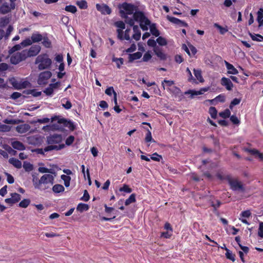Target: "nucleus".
<instances>
[{
  "mask_svg": "<svg viewBox=\"0 0 263 263\" xmlns=\"http://www.w3.org/2000/svg\"><path fill=\"white\" fill-rule=\"evenodd\" d=\"M32 182L35 189L44 191L50 187L54 183V177L51 174H44L39 179L33 175Z\"/></svg>",
  "mask_w": 263,
  "mask_h": 263,
  "instance_id": "obj_1",
  "label": "nucleus"
},
{
  "mask_svg": "<svg viewBox=\"0 0 263 263\" xmlns=\"http://www.w3.org/2000/svg\"><path fill=\"white\" fill-rule=\"evenodd\" d=\"M231 200L242 199L246 193V189L242 182L238 179L231 178Z\"/></svg>",
  "mask_w": 263,
  "mask_h": 263,
  "instance_id": "obj_2",
  "label": "nucleus"
},
{
  "mask_svg": "<svg viewBox=\"0 0 263 263\" xmlns=\"http://www.w3.org/2000/svg\"><path fill=\"white\" fill-rule=\"evenodd\" d=\"M135 21L139 22L140 26L143 31L148 30V26L150 25L151 21L146 17L143 12L137 11L133 13Z\"/></svg>",
  "mask_w": 263,
  "mask_h": 263,
  "instance_id": "obj_3",
  "label": "nucleus"
},
{
  "mask_svg": "<svg viewBox=\"0 0 263 263\" xmlns=\"http://www.w3.org/2000/svg\"><path fill=\"white\" fill-rule=\"evenodd\" d=\"M35 63L36 64H39L38 68L41 70L50 68L52 64V61L47 54L44 53L40 54L37 57Z\"/></svg>",
  "mask_w": 263,
  "mask_h": 263,
  "instance_id": "obj_4",
  "label": "nucleus"
},
{
  "mask_svg": "<svg viewBox=\"0 0 263 263\" xmlns=\"http://www.w3.org/2000/svg\"><path fill=\"white\" fill-rule=\"evenodd\" d=\"M119 8L121 17H126V15L133 14L137 7L133 4L124 2L119 6Z\"/></svg>",
  "mask_w": 263,
  "mask_h": 263,
  "instance_id": "obj_5",
  "label": "nucleus"
},
{
  "mask_svg": "<svg viewBox=\"0 0 263 263\" xmlns=\"http://www.w3.org/2000/svg\"><path fill=\"white\" fill-rule=\"evenodd\" d=\"M51 119L52 121L58 120V123L63 124L64 126L68 127L71 131H73L76 129V126L73 123L65 118H59V116H55L52 117Z\"/></svg>",
  "mask_w": 263,
  "mask_h": 263,
  "instance_id": "obj_6",
  "label": "nucleus"
},
{
  "mask_svg": "<svg viewBox=\"0 0 263 263\" xmlns=\"http://www.w3.org/2000/svg\"><path fill=\"white\" fill-rule=\"evenodd\" d=\"M26 59L25 53L24 50L21 52H17L12 55L10 58V62L12 64L16 65L20 62Z\"/></svg>",
  "mask_w": 263,
  "mask_h": 263,
  "instance_id": "obj_7",
  "label": "nucleus"
},
{
  "mask_svg": "<svg viewBox=\"0 0 263 263\" xmlns=\"http://www.w3.org/2000/svg\"><path fill=\"white\" fill-rule=\"evenodd\" d=\"M52 73L50 71H45L40 73L37 79V83L40 85H45L47 81L51 78Z\"/></svg>",
  "mask_w": 263,
  "mask_h": 263,
  "instance_id": "obj_8",
  "label": "nucleus"
},
{
  "mask_svg": "<svg viewBox=\"0 0 263 263\" xmlns=\"http://www.w3.org/2000/svg\"><path fill=\"white\" fill-rule=\"evenodd\" d=\"M41 47L39 45H33L29 50H23L25 53L26 59L28 57L36 56L41 51Z\"/></svg>",
  "mask_w": 263,
  "mask_h": 263,
  "instance_id": "obj_9",
  "label": "nucleus"
},
{
  "mask_svg": "<svg viewBox=\"0 0 263 263\" xmlns=\"http://www.w3.org/2000/svg\"><path fill=\"white\" fill-rule=\"evenodd\" d=\"M9 83L16 89H21L27 87L28 82L24 81L23 82L18 81L14 77H12L9 79Z\"/></svg>",
  "mask_w": 263,
  "mask_h": 263,
  "instance_id": "obj_10",
  "label": "nucleus"
},
{
  "mask_svg": "<svg viewBox=\"0 0 263 263\" xmlns=\"http://www.w3.org/2000/svg\"><path fill=\"white\" fill-rule=\"evenodd\" d=\"M130 28H127L124 31L120 29H117V37L120 41L127 40L130 41V37L129 33L130 32Z\"/></svg>",
  "mask_w": 263,
  "mask_h": 263,
  "instance_id": "obj_11",
  "label": "nucleus"
},
{
  "mask_svg": "<svg viewBox=\"0 0 263 263\" xmlns=\"http://www.w3.org/2000/svg\"><path fill=\"white\" fill-rule=\"evenodd\" d=\"M63 140V137L60 134H53L47 137L46 142L48 144H59Z\"/></svg>",
  "mask_w": 263,
  "mask_h": 263,
  "instance_id": "obj_12",
  "label": "nucleus"
},
{
  "mask_svg": "<svg viewBox=\"0 0 263 263\" xmlns=\"http://www.w3.org/2000/svg\"><path fill=\"white\" fill-rule=\"evenodd\" d=\"M15 8V4H9L7 2L4 3L0 7V13L2 14H7L14 10Z\"/></svg>",
  "mask_w": 263,
  "mask_h": 263,
  "instance_id": "obj_13",
  "label": "nucleus"
},
{
  "mask_svg": "<svg viewBox=\"0 0 263 263\" xmlns=\"http://www.w3.org/2000/svg\"><path fill=\"white\" fill-rule=\"evenodd\" d=\"M96 8L102 14H110L111 13V9L106 4H103L100 5L97 4L96 5Z\"/></svg>",
  "mask_w": 263,
  "mask_h": 263,
  "instance_id": "obj_14",
  "label": "nucleus"
},
{
  "mask_svg": "<svg viewBox=\"0 0 263 263\" xmlns=\"http://www.w3.org/2000/svg\"><path fill=\"white\" fill-rule=\"evenodd\" d=\"M209 87H204L201 88L199 90H189L184 92L185 95L191 94V98H193L194 96L202 95L204 92L209 90Z\"/></svg>",
  "mask_w": 263,
  "mask_h": 263,
  "instance_id": "obj_15",
  "label": "nucleus"
},
{
  "mask_svg": "<svg viewBox=\"0 0 263 263\" xmlns=\"http://www.w3.org/2000/svg\"><path fill=\"white\" fill-rule=\"evenodd\" d=\"M166 18L171 23H174L176 25H178L179 26H183V27H187L188 26V25L186 22H185L183 21H181L180 19L176 18L175 17L167 15Z\"/></svg>",
  "mask_w": 263,
  "mask_h": 263,
  "instance_id": "obj_16",
  "label": "nucleus"
},
{
  "mask_svg": "<svg viewBox=\"0 0 263 263\" xmlns=\"http://www.w3.org/2000/svg\"><path fill=\"white\" fill-rule=\"evenodd\" d=\"M216 177L220 180H227L230 184V176L226 175L223 170H220L217 172Z\"/></svg>",
  "mask_w": 263,
  "mask_h": 263,
  "instance_id": "obj_17",
  "label": "nucleus"
},
{
  "mask_svg": "<svg viewBox=\"0 0 263 263\" xmlns=\"http://www.w3.org/2000/svg\"><path fill=\"white\" fill-rule=\"evenodd\" d=\"M154 51L155 54L161 60H165L166 59V54L162 52V49L159 47H155L154 48Z\"/></svg>",
  "mask_w": 263,
  "mask_h": 263,
  "instance_id": "obj_18",
  "label": "nucleus"
},
{
  "mask_svg": "<svg viewBox=\"0 0 263 263\" xmlns=\"http://www.w3.org/2000/svg\"><path fill=\"white\" fill-rule=\"evenodd\" d=\"M47 146L44 148V151L46 152L51 151L52 150H60L65 147L63 144H59V145H53L52 144H49Z\"/></svg>",
  "mask_w": 263,
  "mask_h": 263,
  "instance_id": "obj_19",
  "label": "nucleus"
},
{
  "mask_svg": "<svg viewBox=\"0 0 263 263\" xmlns=\"http://www.w3.org/2000/svg\"><path fill=\"white\" fill-rule=\"evenodd\" d=\"M134 34L132 36L133 39L136 41H139L141 37V31L140 30L138 25L134 26L133 27Z\"/></svg>",
  "mask_w": 263,
  "mask_h": 263,
  "instance_id": "obj_20",
  "label": "nucleus"
},
{
  "mask_svg": "<svg viewBox=\"0 0 263 263\" xmlns=\"http://www.w3.org/2000/svg\"><path fill=\"white\" fill-rule=\"evenodd\" d=\"M142 56L141 52H137L134 53L129 54L128 62L132 63L134 60L140 59Z\"/></svg>",
  "mask_w": 263,
  "mask_h": 263,
  "instance_id": "obj_21",
  "label": "nucleus"
},
{
  "mask_svg": "<svg viewBox=\"0 0 263 263\" xmlns=\"http://www.w3.org/2000/svg\"><path fill=\"white\" fill-rule=\"evenodd\" d=\"M9 162L17 168H21L22 162L18 159L15 158H11L9 159Z\"/></svg>",
  "mask_w": 263,
  "mask_h": 263,
  "instance_id": "obj_22",
  "label": "nucleus"
},
{
  "mask_svg": "<svg viewBox=\"0 0 263 263\" xmlns=\"http://www.w3.org/2000/svg\"><path fill=\"white\" fill-rule=\"evenodd\" d=\"M12 146L13 148L19 151H23L25 149V147L23 143L18 141L13 142L12 143Z\"/></svg>",
  "mask_w": 263,
  "mask_h": 263,
  "instance_id": "obj_23",
  "label": "nucleus"
},
{
  "mask_svg": "<svg viewBox=\"0 0 263 263\" xmlns=\"http://www.w3.org/2000/svg\"><path fill=\"white\" fill-rule=\"evenodd\" d=\"M42 40V44L45 48H50L52 47L51 42L48 37L47 34L43 36Z\"/></svg>",
  "mask_w": 263,
  "mask_h": 263,
  "instance_id": "obj_24",
  "label": "nucleus"
},
{
  "mask_svg": "<svg viewBox=\"0 0 263 263\" xmlns=\"http://www.w3.org/2000/svg\"><path fill=\"white\" fill-rule=\"evenodd\" d=\"M43 36L39 33H34L31 36L32 43H38L41 41Z\"/></svg>",
  "mask_w": 263,
  "mask_h": 263,
  "instance_id": "obj_25",
  "label": "nucleus"
},
{
  "mask_svg": "<svg viewBox=\"0 0 263 263\" xmlns=\"http://www.w3.org/2000/svg\"><path fill=\"white\" fill-rule=\"evenodd\" d=\"M168 90L172 93H173L176 96H179V95H180L181 97L183 96V95L181 93V89L176 86H173L172 87L170 88Z\"/></svg>",
  "mask_w": 263,
  "mask_h": 263,
  "instance_id": "obj_26",
  "label": "nucleus"
},
{
  "mask_svg": "<svg viewBox=\"0 0 263 263\" xmlns=\"http://www.w3.org/2000/svg\"><path fill=\"white\" fill-rule=\"evenodd\" d=\"M150 31L152 35H154L156 37H158L160 35L159 31L157 29L156 27V24H150Z\"/></svg>",
  "mask_w": 263,
  "mask_h": 263,
  "instance_id": "obj_27",
  "label": "nucleus"
},
{
  "mask_svg": "<svg viewBox=\"0 0 263 263\" xmlns=\"http://www.w3.org/2000/svg\"><path fill=\"white\" fill-rule=\"evenodd\" d=\"M194 73L196 78V79L200 82H203L204 79L202 78V74H201V71L200 69H194Z\"/></svg>",
  "mask_w": 263,
  "mask_h": 263,
  "instance_id": "obj_28",
  "label": "nucleus"
},
{
  "mask_svg": "<svg viewBox=\"0 0 263 263\" xmlns=\"http://www.w3.org/2000/svg\"><path fill=\"white\" fill-rule=\"evenodd\" d=\"M64 187L61 184H57L53 186L52 191L55 193H59L64 191Z\"/></svg>",
  "mask_w": 263,
  "mask_h": 263,
  "instance_id": "obj_29",
  "label": "nucleus"
},
{
  "mask_svg": "<svg viewBox=\"0 0 263 263\" xmlns=\"http://www.w3.org/2000/svg\"><path fill=\"white\" fill-rule=\"evenodd\" d=\"M89 206L88 204L83 203H79L77 210L81 212L88 210Z\"/></svg>",
  "mask_w": 263,
  "mask_h": 263,
  "instance_id": "obj_30",
  "label": "nucleus"
},
{
  "mask_svg": "<svg viewBox=\"0 0 263 263\" xmlns=\"http://www.w3.org/2000/svg\"><path fill=\"white\" fill-rule=\"evenodd\" d=\"M221 84L223 86H226L227 90H230V80L229 79L223 77L221 79Z\"/></svg>",
  "mask_w": 263,
  "mask_h": 263,
  "instance_id": "obj_31",
  "label": "nucleus"
},
{
  "mask_svg": "<svg viewBox=\"0 0 263 263\" xmlns=\"http://www.w3.org/2000/svg\"><path fill=\"white\" fill-rule=\"evenodd\" d=\"M76 4L82 9H86L88 7L87 3L85 0L78 1L76 2Z\"/></svg>",
  "mask_w": 263,
  "mask_h": 263,
  "instance_id": "obj_32",
  "label": "nucleus"
},
{
  "mask_svg": "<svg viewBox=\"0 0 263 263\" xmlns=\"http://www.w3.org/2000/svg\"><path fill=\"white\" fill-rule=\"evenodd\" d=\"M136 195L135 194H131L129 198L126 199L125 201V205H128L130 204L136 202Z\"/></svg>",
  "mask_w": 263,
  "mask_h": 263,
  "instance_id": "obj_33",
  "label": "nucleus"
},
{
  "mask_svg": "<svg viewBox=\"0 0 263 263\" xmlns=\"http://www.w3.org/2000/svg\"><path fill=\"white\" fill-rule=\"evenodd\" d=\"M61 178L64 181V185L66 187H68L70 185V182L71 180L70 176L66 175H62Z\"/></svg>",
  "mask_w": 263,
  "mask_h": 263,
  "instance_id": "obj_34",
  "label": "nucleus"
},
{
  "mask_svg": "<svg viewBox=\"0 0 263 263\" xmlns=\"http://www.w3.org/2000/svg\"><path fill=\"white\" fill-rule=\"evenodd\" d=\"M250 36L253 41L257 42L263 41V36L258 34H250Z\"/></svg>",
  "mask_w": 263,
  "mask_h": 263,
  "instance_id": "obj_35",
  "label": "nucleus"
},
{
  "mask_svg": "<svg viewBox=\"0 0 263 263\" xmlns=\"http://www.w3.org/2000/svg\"><path fill=\"white\" fill-rule=\"evenodd\" d=\"M209 112L212 118L216 119L217 116V110L215 107H210L209 108Z\"/></svg>",
  "mask_w": 263,
  "mask_h": 263,
  "instance_id": "obj_36",
  "label": "nucleus"
},
{
  "mask_svg": "<svg viewBox=\"0 0 263 263\" xmlns=\"http://www.w3.org/2000/svg\"><path fill=\"white\" fill-rule=\"evenodd\" d=\"M146 130L147 133L146 134V136L145 138V141L146 142H155V140L153 139L152 138L151 132L148 129H146Z\"/></svg>",
  "mask_w": 263,
  "mask_h": 263,
  "instance_id": "obj_37",
  "label": "nucleus"
},
{
  "mask_svg": "<svg viewBox=\"0 0 263 263\" xmlns=\"http://www.w3.org/2000/svg\"><path fill=\"white\" fill-rule=\"evenodd\" d=\"M23 167L26 172H30L33 170V166L30 162L25 161L23 164Z\"/></svg>",
  "mask_w": 263,
  "mask_h": 263,
  "instance_id": "obj_38",
  "label": "nucleus"
},
{
  "mask_svg": "<svg viewBox=\"0 0 263 263\" xmlns=\"http://www.w3.org/2000/svg\"><path fill=\"white\" fill-rule=\"evenodd\" d=\"M112 61L116 63L117 67L118 68H120L121 66L123 64L124 59L122 58H114L112 59Z\"/></svg>",
  "mask_w": 263,
  "mask_h": 263,
  "instance_id": "obj_39",
  "label": "nucleus"
},
{
  "mask_svg": "<svg viewBox=\"0 0 263 263\" xmlns=\"http://www.w3.org/2000/svg\"><path fill=\"white\" fill-rule=\"evenodd\" d=\"M38 171L41 173H51L55 174L52 169H49L45 167H39Z\"/></svg>",
  "mask_w": 263,
  "mask_h": 263,
  "instance_id": "obj_40",
  "label": "nucleus"
},
{
  "mask_svg": "<svg viewBox=\"0 0 263 263\" xmlns=\"http://www.w3.org/2000/svg\"><path fill=\"white\" fill-rule=\"evenodd\" d=\"M30 200L29 199H24L19 203V206L26 208L30 204Z\"/></svg>",
  "mask_w": 263,
  "mask_h": 263,
  "instance_id": "obj_41",
  "label": "nucleus"
},
{
  "mask_svg": "<svg viewBox=\"0 0 263 263\" xmlns=\"http://www.w3.org/2000/svg\"><path fill=\"white\" fill-rule=\"evenodd\" d=\"M9 17H8L5 16L2 17L0 19V26L1 27H5L9 24Z\"/></svg>",
  "mask_w": 263,
  "mask_h": 263,
  "instance_id": "obj_42",
  "label": "nucleus"
},
{
  "mask_svg": "<svg viewBox=\"0 0 263 263\" xmlns=\"http://www.w3.org/2000/svg\"><path fill=\"white\" fill-rule=\"evenodd\" d=\"M219 115L224 119L229 118L230 116V111L229 109H227L224 111L219 112Z\"/></svg>",
  "mask_w": 263,
  "mask_h": 263,
  "instance_id": "obj_43",
  "label": "nucleus"
},
{
  "mask_svg": "<svg viewBox=\"0 0 263 263\" xmlns=\"http://www.w3.org/2000/svg\"><path fill=\"white\" fill-rule=\"evenodd\" d=\"M65 10L67 12H69L72 13H76L77 11L76 7L73 5L66 6L65 8Z\"/></svg>",
  "mask_w": 263,
  "mask_h": 263,
  "instance_id": "obj_44",
  "label": "nucleus"
},
{
  "mask_svg": "<svg viewBox=\"0 0 263 263\" xmlns=\"http://www.w3.org/2000/svg\"><path fill=\"white\" fill-rule=\"evenodd\" d=\"M240 123L239 119L235 115H231V124L238 126Z\"/></svg>",
  "mask_w": 263,
  "mask_h": 263,
  "instance_id": "obj_45",
  "label": "nucleus"
},
{
  "mask_svg": "<svg viewBox=\"0 0 263 263\" xmlns=\"http://www.w3.org/2000/svg\"><path fill=\"white\" fill-rule=\"evenodd\" d=\"M123 18L125 19V23L128 24L130 26H135L134 25L135 24V20L134 18H130L128 16V15H126V17H122Z\"/></svg>",
  "mask_w": 263,
  "mask_h": 263,
  "instance_id": "obj_46",
  "label": "nucleus"
},
{
  "mask_svg": "<svg viewBox=\"0 0 263 263\" xmlns=\"http://www.w3.org/2000/svg\"><path fill=\"white\" fill-rule=\"evenodd\" d=\"M11 196L15 203L18 202L21 199V196L16 193H12Z\"/></svg>",
  "mask_w": 263,
  "mask_h": 263,
  "instance_id": "obj_47",
  "label": "nucleus"
},
{
  "mask_svg": "<svg viewBox=\"0 0 263 263\" xmlns=\"http://www.w3.org/2000/svg\"><path fill=\"white\" fill-rule=\"evenodd\" d=\"M120 192H124L127 193H130L132 192V189L129 187L127 184H124L122 187L119 189Z\"/></svg>",
  "mask_w": 263,
  "mask_h": 263,
  "instance_id": "obj_48",
  "label": "nucleus"
},
{
  "mask_svg": "<svg viewBox=\"0 0 263 263\" xmlns=\"http://www.w3.org/2000/svg\"><path fill=\"white\" fill-rule=\"evenodd\" d=\"M156 40V42L160 46H165L167 44V41L164 37L162 36H158Z\"/></svg>",
  "mask_w": 263,
  "mask_h": 263,
  "instance_id": "obj_49",
  "label": "nucleus"
},
{
  "mask_svg": "<svg viewBox=\"0 0 263 263\" xmlns=\"http://www.w3.org/2000/svg\"><path fill=\"white\" fill-rule=\"evenodd\" d=\"M115 26L118 28V29L123 30L125 28V23L122 21H117L115 23Z\"/></svg>",
  "mask_w": 263,
  "mask_h": 263,
  "instance_id": "obj_50",
  "label": "nucleus"
},
{
  "mask_svg": "<svg viewBox=\"0 0 263 263\" xmlns=\"http://www.w3.org/2000/svg\"><path fill=\"white\" fill-rule=\"evenodd\" d=\"M32 44V41L31 40V39H30L29 38L26 39L23 41L21 45L22 46L25 47L29 45H31Z\"/></svg>",
  "mask_w": 263,
  "mask_h": 263,
  "instance_id": "obj_51",
  "label": "nucleus"
},
{
  "mask_svg": "<svg viewBox=\"0 0 263 263\" xmlns=\"http://www.w3.org/2000/svg\"><path fill=\"white\" fill-rule=\"evenodd\" d=\"M214 26L219 29V32L221 34H224L228 31V29L226 28L222 27L217 23L214 24Z\"/></svg>",
  "mask_w": 263,
  "mask_h": 263,
  "instance_id": "obj_52",
  "label": "nucleus"
},
{
  "mask_svg": "<svg viewBox=\"0 0 263 263\" xmlns=\"http://www.w3.org/2000/svg\"><path fill=\"white\" fill-rule=\"evenodd\" d=\"M151 159L154 161L159 162L162 159V157L157 153H155L151 156Z\"/></svg>",
  "mask_w": 263,
  "mask_h": 263,
  "instance_id": "obj_53",
  "label": "nucleus"
},
{
  "mask_svg": "<svg viewBox=\"0 0 263 263\" xmlns=\"http://www.w3.org/2000/svg\"><path fill=\"white\" fill-rule=\"evenodd\" d=\"M257 21L258 24H259V22L261 20H263V9L262 8H260L259 9V10L258 11V12L257 13Z\"/></svg>",
  "mask_w": 263,
  "mask_h": 263,
  "instance_id": "obj_54",
  "label": "nucleus"
},
{
  "mask_svg": "<svg viewBox=\"0 0 263 263\" xmlns=\"http://www.w3.org/2000/svg\"><path fill=\"white\" fill-rule=\"evenodd\" d=\"M152 55L149 51L146 52L143 55L142 61L143 62H148L152 59Z\"/></svg>",
  "mask_w": 263,
  "mask_h": 263,
  "instance_id": "obj_55",
  "label": "nucleus"
},
{
  "mask_svg": "<svg viewBox=\"0 0 263 263\" xmlns=\"http://www.w3.org/2000/svg\"><path fill=\"white\" fill-rule=\"evenodd\" d=\"M90 196L88 191L85 190L84 192L83 196L81 198V200L84 201H88L89 200Z\"/></svg>",
  "mask_w": 263,
  "mask_h": 263,
  "instance_id": "obj_56",
  "label": "nucleus"
},
{
  "mask_svg": "<svg viewBox=\"0 0 263 263\" xmlns=\"http://www.w3.org/2000/svg\"><path fill=\"white\" fill-rule=\"evenodd\" d=\"M11 129V127L6 124H0V132H9Z\"/></svg>",
  "mask_w": 263,
  "mask_h": 263,
  "instance_id": "obj_57",
  "label": "nucleus"
},
{
  "mask_svg": "<svg viewBox=\"0 0 263 263\" xmlns=\"http://www.w3.org/2000/svg\"><path fill=\"white\" fill-rule=\"evenodd\" d=\"M115 92H116L114 90V89L112 86L108 87L106 89L105 91V93L109 96H111L112 94L114 95Z\"/></svg>",
  "mask_w": 263,
  "mask_h": 263,
  "instance_id": "obj_58",
  "label": "nucleus"
},
{
  "mask_svg": "<svg viewBox=\"0 0 263 263\" xmlns=\"http://www.w3.org/2000/svg\"><path fill=\"white\" fill-rule=\"evenodd\" d=\"M74 140V137L73 136H69L65 141L66 145L69 146L72 144Z\"/></svg>",
  "mask_w": 263,
  "mask_h": 263,
  "instance_id": "obj_59",
  "label": "nucleus"
},
{
  "mask_svg": "<svg viewBox=\"0 0 263 263\" xmlns=\"http://www.w3.org/2000/svg\"><path fill=\"white\" fill-rule=\"evenodd\" d=\"M26 125H20L16 127V129L17 132L20 133H25L27 130L25 128Z\"/></svg>",
  "mask_w": 263,
  "mask_h": 263,
  "instance_id": "obj_60",
  "label": "nucleus"
},
{
  "mask_svg": "<svg viewBox=\"0 0 263 263\" xmlns=\"http://www.w3.org/2000/svg\"><path fill=\"white\" fill-rule=\"evenodd\" d=\"M5 175L7 176V181L9 184H12L14 182L13 177L8 173H5Z\"/></svg>",
  "mask_w": 263,
  "mask_h": 263,
  "instance_id": "obj_61",
  "label": "nucleus"
},
{
  "mask_svg": "<svg viewBox=\"0 0 263 263\" xmlns=\"http://www.w3.org/2000/svg\"><path fill=\"white\" fill-rule=\"evenodd\" d=\"M241 100V97L233 99L231 101V108H232V107L233 106L239 104L240 103Z\"/></svg>",
  "mask_w": 263,
  "mask_h": 263,
  "instance_id": "obj_62",
  "label": "nucleus"
},
{
  "mask_svg": "<svg viewBox=\"0 0 263 263\" xmlns=\"http://www.w3.org/2000/svg\"><path fill=\"white\" fill-rule=\"evenodd\" d=\"M147 45H148V46H149L150 47H154V48L158 47L156 44V41H155V40L152 39H150L148 40Z\"/></svg>",
  "mask_w": 263,
  "mask_h": 263,
  "instance_id": "obj_63",
  "label": "nucleus"
},
{
  "mask_svg": "<svg viewBox=\"0 0 263 263\" xmlns=\"http://www.w3.org/2000/svg\"><path fill=\"white\" fill-rule=\"evenodd\" d=\"M258 234L259 236L263 237V222L259 224Z\"/></svg>",
  "mask_w": 263,
  "mask_h": 263,
  "instance_id": "obj_64",
  "label": "nucleus"
}]
</instances>
